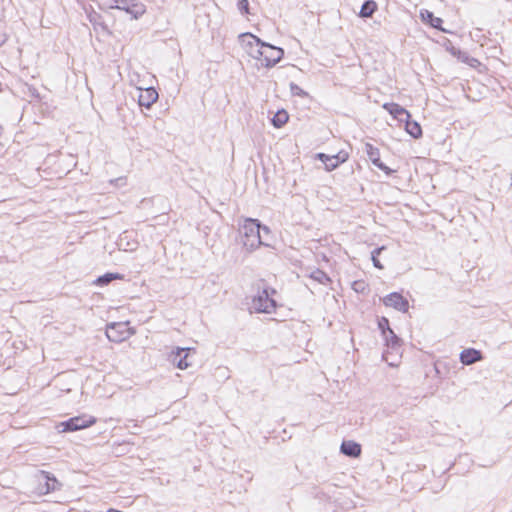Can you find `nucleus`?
<instances>
[{"instance_id": "f257e3e1", "label": "nucleus", "mask_w": 512, "mask_h": 512, "mask_svg": "<svg viewBox=\"0 0 512 512\" xmlns=\"http://www.w3.org/2000/svg\"><path fill=\"white\" fill-rule=\"evenodd\" d=\"M261 232L269 234L270 229L263 225L258 219L246 218L240 227L243 246L252 252L260 246L270 247V244L264 240Z\"/></svg>"}, {"instance_id": "f03ea898", "label": "nucleus", "mask_w": 512, "mask_h": 512, "mask_svg": "<svg viewBox=\"0 0 512 512\" xmlns=\"http://www.w3.org/2000/svg\"><path fill=\"white\" fill-rule=\"evenodd\" d=\"M275 289L266 286H258L257 294L252 298V307L259 313H272L277 307L276 301L272 298L275 294Z\"/></svg>"}, {"instance_id": "7ed1b4c3", "label": "nucleus", "mask_w": 512, "mask_h": 512, "mask_svg": "<svg viewBox=\"0 0 512 512\" xmlns=\"http://www.w3.org/2000/svg\"><path fill=\"white\" fill-rule=\"evenodd\" d=\"M103 5L108 9L124 11L131 16V19H138L146 12L145 5L137 0H110L109 3L105 2Z\"/></svg>"}, {"instance_id": "20e7f679", "label": "nucleus", "mask_w": 512, "mask_h": 512, "mask_svg": "<svg viewBox=\"0 0 512 512\" xmlns=\"http://www.w3.org/2000/svg\"><path fill=\"white\" fill-rule=\"evenodd\" d=\"M255 41L260 43L262 47H265L262 57V65L264 67L272 68L284 57L285 52L283 48L274 46L261 39H256Z\"/></svg>"}, {"instance_id": "39448f33", "label": "nucleus", "mask_w": 512, "mask_h": 512, "mask_svg": "<svg viewBox=\"0 0 512 512\" xmlns=\"http://www.w3.org/2000/svg\"><path fill=\"white\" fill-rule=\"evenodd\" d=\"M96 422L95 418L85 417V416H76L72 417L66 421L61 422L58 427H61L62 432H75L87 427H90Z\"/></svg>"}, {"instance_id": "423d86ee", "label": "nucleus", "mask_w": 512, "mask_h": 512, "mask_svg": "<svg viewBox=\"0 0 512 512\" xmlns=\"http://www.w3.org/2000/svg\"><path fill=\"white\" fill-rule=\"evenodd\" d=\"M316 158L325 165V169L327 171H333L336 168H338L342 163L346 162L349 158V155L346 151L341 150L333 155L318 153L316 155Z\"/></svg>"}, {"instance_id": "0eeeda50", "label": "nucleus", "mask_w": 512, "mask_h": 512, "mask_svg": "<svg viewBox=\"0 0 512 512\" xmlns=\"http://www.w3.org/2000/svg\"><path fill=\"white\" fill-rule=\"evenodd\" d=\"M192 351H194V349L177 347L175 350H173L170 353L169 360L178 369L184 370V369L188 368L189 366H191V363L188 362V357Z\"/></svg>"}, {"instance_id": "6e6552de", "label": "nucleus", "mask_w": 512, "mask_h": 512, "mask_svg": "<svg viewBox=\"0 0 512 512\" xmlns=\"http://www.w3.org/2000/svg\"><path fill=\"white\" fill-rule=\"evenodd\" d=\"M365 152L371 163L383 171L387 176H391L395 172V170L389 168L387 165H385V163L381 161L380 151L377 147L370 143H365Z\"/></svg>"}, {"instance_id": "1a4fd4ad", "label": "nucleus", "mask_w": 512, "mask_h": 512, "mask_svg": "<svg viewBox=\"0 0 512 512\" xmlns=\"http://www.w3.org/2000/svg\"><path fill=\"white\" fill-rule=\"evenodd\" d=\"M385 306L393 307L400 312H407L409 308V302L398 292H392L383 298Z\"/></svg>"}, {"instance_id": "9d476101", "label": "nucleus", "mask_w": 512, "mask_h": 512, "mask_svg": "<svg viewBox=\"0 0 512 512\" xmlns=\"http://www.w3.org/2000/svg\"><path fill=\"white\" fill-rule=\"evenodd\" d=\"M420 18L422 22L429 24L432 28L448 33V30L442 27L443 19L440 17H436L432 11L422 9L420 11Z\"/></svg>"}, {"instance_id": "9b49d317", "label": "nucleus", "mask_w": 512, "mask_h": 512, "mask_svg": "<svg viewBox=\"0 0 512 512\" xmlns=\"http://www.w3.org/2000/svg\"><path fill=\"white\" fill-rule=\"evenodd\" d=\"M158 99V93L154 87L140 90L138 103L140 106L150 108Z\"/></svg>"}, {"instance_id": "f8f14e48", "label": "nucleus", "mask_w": 512, "mask_h": 512, "mask_svg": "<svg viewBox=\"0 0 512 512\" xmlns=\"http://www.w3.org/2000/svg\"><path fill=\"white\" fill-rule=\"evenodd\" d=\"M482 359V352L474 348L464 349L460 353V362L463 365H472Z\"/></svg>"}, {"instance_id": "ddd939ff", "label": "nucleus", "mask_w": 512, "mask_h": 512, "mask_svg": "<svg viewBox=\"0 0 512 512\" xmlns=\"http://www.w3.org/2000/svg\"><path fill=\"white\" fill-rule=\"evenodd\" d=\"M340 452L348 457L356 458L361 454V445L352 440H344L341 443Z\"/></svg>"}, {"instance_id": "4468645a", "label": "nucleus", "mask_w": 512, "mask_h": 512, "mask_svg": "<svg viewBox=\"0 0 512 512\" xmlns=\"http://www.w3.org/2000/svg\"><path fill=\"white\" fill-rule=\"evenodd\" d=\"M395 119L404 121L406 118H410V113L402 106L397 103H386L383 106Z\"/></svg>"}, {"instance_id": "2eb2a0df", "label": "nucleus", "mask_w": 512, "mask_h": 512, "mask_svg": "<svg viewBox=\"0 0 512 512\" xmlns=\"http://www.w3.org/2000/svg\"><path fill=\"white\" fill-rule=\"evenodd\" d=\"M123 328L121 323H110L107 325L106 336L112 342H121L125 339L124 331H120Z\"/></svg>"}, {"instance_id": "dca6fc26", "label": "nucleus", "mask_w": 512, "mask_h": 512, "mask_svg": "<svg viewBox=\"0 0 512 512\" xmlns=\"http://www.w3.org/2000/svg\"><path fill=\"white\" fill-rule=\"evenodd\" d=\"M252 39L254 42V46L252 49H248V54L253 57L254 59L261 60L263 57V52L265 47H262V45L258 42H256V39H260L259 37L253 35L252 33L247 32L246 35H244V39Z\"/></svg>"}, {"instance_id": "f3484780", "label": "nucleus", "mask_w": 512, "mask_h": 512, "mask_svg": "<svg viewBox=\"0 0 512 512\" xmlns=\"http://www.w3.org/2000/svg\"><path fill=\"white\" fill-rule=\"evenodd\" d=\"M124 278V275L120 273L107 272L99 277H97L93 284L99 287H104L109 285L113 280H121Z\"/></svg>"}, {"instance_id": "a211bd4d", "label": "nucleus", "mask_w": 512, "mask_h": 512, "mask_svg": "<svg viewBox=\"0 0 512 512\" xmlns=\"http://www.w3.org/2000/svg\"><path fill=\"white\" fill-rule=\"evenodd\" d=\"M40 474L45 479V493L60 489L61 484L52 473L47 471H40Z\"/></svg>"}, {"instance_id": "6ab92c4d", "label": "nucleus", "mask_w": 512, "mask_h": 512, "mask_svg": "<svg viewBox=\"0 0 512 512\" xmlns=\"http://www.w3.org/2000/svg\"><path fill=\"white\" fill-rule=\"evenodd\" d=\"M404 122L405 130L411 137H413L414 139H418L422 136V128L417 121L411 120L410 118H406Z\"/></svg>"}, {"instance_id": "aec40b11", "label": "nucleus", "mask_w": 512, "mask_h": 512, "mask_svg": "<svg viewBox=\"0 0 512 512\" xmlns=\"http://www.w3.org/2000/svg\"><path fill=\"white\" fill-rule=\"evenodd\" d=\"M377 10V4L374 0H366L361 6L359 16L361 18H369Z\"/></svg>"}, {"instance_id": "412c9836", "label": "nucleus", "mask_w": 512, "mask_h": 512, "mask_svg": "<svg viewBox=\"0 0 512 512\" xmlns=\"http://www.w3.org/2000/svg\"><path fill=\"white\" fill-rule=\"evenodd\" d=\"M288 120H289L288 113L284 109H281V110H278L274 114V116L271 118V124L275 128H281L288 122Z\"/></svg>"}, {"instance_id": "4be33fe9", "label": "nucleus", "mask_w": 512, "mask_h": 512, "mask_svg": "<svg viewBox=\"0 0 512 512\" xmlns=\"http://www.w3.org/2000/svg\"><path fill=\"white\" fill-rule=\"evenodd\" d=\"M385 344L391 349H398L401 346V338H399L393 330H389L386 336H383Z\"/></svg>"}, {"instance_id": "5701e85b", "label": "nucleus", "mask_w": 512, "mask_h": 512, "mask_svg": "<svg viewBox=\"0 0 512 512\" xmlns=\"http://www.w3.org/2000/svg\"><path fill=\"white\" fill-rule=\"evenodd\" d=\"M459 61H461L462 63H465L467 65H469L470 67H477L478 65H480V62L478 59L470 56L467 52L465 51H457V57H456Z\"/></svg>"}, {"instance_id": "b1692460", "label": "nucleus", "mask_w": 512, "mask_h": 512, "mask_svg": "<svg viewBox=\"0 0 512 512\" xmlns=\"http://www.w3.org/2000/svg\"><path fill=\"white\" fill-rule=\"evenodd\" d=\"M126 233H124L123 235L120 236L118 242H117V245L119 246L120 249H123L124 251H134L137 249L138 247V243L136 241H128L127 240V236L125 235Z\"/></svg>"}, {"instance_id": "393cba45", "label": "nucleus", "mask_w": 512, "mask_h": 512, "mask_svg": "<svg viewBox=\"0 0 512 512\" xmlns=\"http://www.w3.org/2000/svg\"><path fill=\"white\" fill-rule=\"evenodd\" d=\"M310 278H312L313 280L317 281L320 284H327V283L331 282V279L328 276V274L320 269L314 270L310 274Z\"/></svg>"}, {"instance_id": "a878e982", "label": "nucleus", "mask_w": 512, "mask_h": 512, "mask_svg": "<svg viewBox=\"0 0 512 512\" xmlns=\"http://www.w3.org/2000/svg\"><path fill=\"white\" fill-rule=\"evenodd\" d=\"M290 92L293 96H298L301 98H307L309 97L308 92L304 91L300 86H298L296 83L291 82L289 84Z\"/></svg>"}, {"instance_id": "bb28decb", "label": "nucleus", "mask_w": 512, "mask_h": 512, "mask_svg": "<svg viewBox=\"0 0 512 512\" xmlns=\"http://www.w3.org/2000/svg\"><path fill=\"white\" fill-rule=\"evenodd\" d=\"M385 249L384 246H381V247H377L375 248L372 252H371V260H372V263L374 265V267L378 268V269H382L383 268V265L381 264L380 260H379V255L380 253Z\"/></svg>"}, {"instance_id": "cd10ccee", "label": "nucleus", "mask_w": 512, "mask_h": 512, "mask_svg": "<svg viewBox=\"0 0 512 512\" xmlns=\"http://www.w3.org/2000/svg\"><path fill=\"white\" fill-rule=\"evenodd\" d=\"M378 328H379L382 336H386V334L389 332V330H392L390 328V323H389L388 318H386L384 316L378 319Z\"/></svg>"}, {"instance_id": "c85d7f7f", "label": "nucleus", "mask_w": 512, "mask_h": 512, "mask_svg": "<svg viewBox=\"0 0 512 512\" xmlns=\"http://www.w3.org/2000/svg\"><path fill=\"white\" fill-rule=\"evenodd\" d=\"M244 35H246V33H242L239 35V39L242 43V45L245 47L246 51L248 52V49H252L253 46H254V41L252 39H244Z\"/></svg>"}, {"instance_id": "c756f323", "label": "nucleus", "mask_w": 512, "mask_h": 512, "mask_svg": "<svg viewBox=\"0 0 512 512\" xmlns=\"http://www.w3.org/2000/svg\"><path fill=\"white\" fill-rule=\"evenodd\" d=\"M238 9L243 15L249 14V2L248 0H239Z\"/></svg>"}, {"instance_id": "7c9ffc66", "label": "nucleus", "mask_w": 512, "mask_h": 512, "mask_svg": "<svg viewBox=\"0 0 512 512\" xmlns=\"http://www.w3.org/2000/svg\"><path fill=\"white\" fill-rule=\"evenodd\" d=\"M446 50L454 57H457V51H460L461 49L455 47L451 41L447 40V43L445 44Z\"/></svg>"}, {"instance_id": "2f4dec72", "label": "nucleus", "mask_w": 512, "mask_h": 512, "mask_svg": "<svg viewBox=\"0 0 512 512\" xmlns=\"http://www.w3.org/2000/svg\"><path fill=\"white\" fill-rule=\"evenodd\" d=\"M353 289L356 291V292H362L364 289H365V284L363 281H355L353 283Z\"/></svg>"}, {"instance_id": "473e14b6", "label": "nucleus", "mask_w": 512, "mask_h": 512, "mask_svg": "<svg viewBox=\"0 0 512 512\" xmlns=\"http://www.w3.org/2000/svg\"><path fill=\"white\" fill-rule=\"evenodd\" d=\"M6 42V38L4 35H0V46H2Z\"/></svg>"}, {"instance_id": "72a5a7b5", "label": "nucleus", "mask_w": 512, "mask_h": 512, "mask_svg": "<svg viewBox=\"0 0 512 512\" xmlns=\"http://www.w3.org/2000/svg\"><path fill=\"white\" fill-rule=\"evenodd\" d=\"M2 91V83L0 82V92Z\"/></svg>"}]
</instances>
